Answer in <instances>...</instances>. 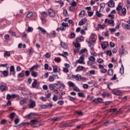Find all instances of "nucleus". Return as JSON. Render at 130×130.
Segmentation results:
<instances>
[{"label": "nucleus", "mask_w": 130, "mask_h": 130, "mask_svg": "<svg viewBox=\"0 0 130 130\" xmlns=\"http://www.w3.org/2000/svg\"><path fill=\"white\" fill-rule=\"evenodd\" d=\"M66 29H67V27L63 26V25H62V26L60 27V30H61V31H64V30H66Z\"/></svg>", "instance_id": "obj_60"}, {"label": "nucleus", "mask_w": 130, "mask_h": 130, "mask_svg": "<svg viewBox=\"0 0 130 130\" xmlns=\"http://www.w3.org/2000/svg\"><path fill=\"white\" fill-rule=\"evenodd\" d=\"M84 69H85V67H84L83 66H79L77 67V68L76 69L75 72H76L77 73L78 72H81V71H83V70H84Z\"/></svg>", "instance_id": "obj_14"}, {"label": "nucleus", "mask_w": 130, "mask_h": 130, "mask_svg": "<svg viewBox=\"0 0 130 130\" xmlns=\"http://www.w3.org/2000/svg\"><path fill=\"white\" fill-rule=\"evenodd\" d=\"M6 89H7V87H6V86L4 85H1L0 86V89L2 92H4V91H6Z\"/></svg>", "instance_id": "obj_20"}, {"label": "nucleus", "mask_w": 130, "mask_h": 130, "mask_svg": "<svg viewBox=\"0 0 130 130\" xmlns=\"http://www.w3.org/2000/svg\"><path fill=\"white\" fill-rule=\"evenodd\" d=\"M122 7L120 6H118L117 8H116V10L118 12H119V11H120L121 10H122Z\"/></svg>", "instance_id": "obj_57"}, {"label": "nucleus", "mask_w": 130, "mask_h": 130, "mask_svg": "<svg viewBox=\"0 0 130 130\" xmlns=\"http://www.w3.org/2000/svg\"><path fill=\"white\" fill-rule=\"evenodd\" d=\"M54 60L56 62H60V58L59 57L55 58Z\"/></svg>", "instance_id": "obj_49"}, {"label": "nucleus", "mask_w": 130, "mask_h": 130, "mask_svg": "<svg viewBox=\"0 0 130 130\" xmlns=\"http://www.w3.org/2000/svg\"><path fill=\"white\" fill-rule=\"evenodd\" d=\"M53 71L54 73H57L58 72V70H57V67L56 66H53Z\"/></svg>", "instance_id": "obj_32"}, {"label": "nucleus", "mask_w": 130, "mask_h": 130, "mask_svg": "<svg viewBox=\"0 0 130 130\" xmlns=\"http://www.w3.org/2000/svg\"><path fill=\"white\" fill-rule=\"evenodd\" d=\"M84 21H83V19H81V20L79 21L78 25H79V26H83V25H84Z\"/></svg>", "instance_id": "obj_45"}, {"label": "nucleus", "mask_w": 130, "mask_h": 130, "mask_svg": "<svg viewBox=\"0 0 130 130\" xmlns=\"http://www.w3.org/2000/svg\"><path fill=\"white\" fill-rule=\"evenodd\" d=\"M41 19L42 21L43 24H44V23H45L46 22V19H45V18H44L43 17H41Z\"/></svg>", "instance_id": "obj_55"}, {"label": "nucleus", "mask_w": 130, "mask_h": 130, "mask_svg": "<svg viewBox=\"0 0 130 130\" xmlns=\"http://www.w3.org/2000/svg\"><path fill=\"white\" fill-rule=\"evenodd\" d=\"M10 75H13L15 77L16 75V71H15V67L11 66L10 68Z\"/></svg>", "instance_id": "obj_7"}, {"label": "nucleus", "mask_w": 130, "mask_h": 130, "mask_svg": "<svg viewBox=\"0 0 130 130\" xmlns=\"http://www.w3.org/2000/svg\"><path fill=\"white\" fill-rule=\"evenodd\" d=\"M113 94L114 95H118V96H120V95H122V92L119 90H114L112 91Z\"/></svg>", "instance_id": "obj_12"}, {"label": "nucleus", "mask_w": 130, "mask_h": 130, "mask_svg": "<svg viewBox=\"0 0 130 130\" xmlns=\"http://www.w3.org/2000/svg\"><path fill=\"white\" fill-rule=\"evenodd\" d=\"M72 78L73 79H75L76 81H81L82 80V76L80 75L79 74H77L76 75H72Z\"/></svg>", "instance_id": "obj_9"}, {"label": "nucleus", "mask_w": 130, "mask_h": 130, "mask_svg": "<svg viewBox=\"0 0 130 130\" xmlns=\"http://www.w3.org/2000/svg\"><path fill=\"white\" fill-rule=\"evenodd\" d=\"M52 99L53 101H57V96L56 95H54Z\"/></svg>", "instance_id": "obj_61"}, {"label": "nucleus", "mask_w": 130, "mask_h": 130, "mask_svg": "<svg viewBox=\"0 0 130 130\" xmlns=\"http://www.w3.org/2000/svg\"><path fill=\"white\" fill-rule=\"evenodd\" d=\"M1 124H6L7 123V120L3 119L1 122Z\"/></svg>", "instance_id": "obj_52"}, {"label": "nucleus", "mask_w": 130, "mask_h": 130, "mask_svg": "<svg viewBox=\"0 0 130 130\" xmlns=\"http://www.w3.org/2000/svg\"><path fill=\"white\" fill-rule=\"evenodd\" d=\"M37 85V81L35 80V81L33 82L32 84V87L33 88H35V87H36Z\"/></svg>", "instance_id": "obj_37"}, {"label": "nucleus", "mask_w": 130, "mask_h": 130, "mask_svg": "<svg viewBox=\"0 0 130 130\" xmlns=\"http://www.w3.org/2000/svg\"><path fill=\"white\" fill-rule=\"evenodd\" d=\"M78 96L79 97H82V98H85V94L82 92H79Z\"/></svg>", "instance_id": "obj_42"}, {"label": "nucleus", "mask_w": 130, "mask_h": 130, "mask_svg": "<svg viewBox=\"0 0 130 130\" xmlns=\"http://www.w3.org/2000/svg\"><path fill=\"white\" fill-rule=\"evenodd\" d=\"M89 47L90 48V49L92 51H94V45L91 44V42H87Z\"/></svg>", "instance_id": "obj_17"}, {"label": "nucleus", "mask_w": 130, "mask_h": 130, "mask_svg": "<svg viewBox=\"0 0 130 130\" xmlns=\"http://www.w3.org/2000/svg\"><path fill=\"white\" fill-rule=\"evenodd\" d=\"M79 50H80V49H79V48H76L74 49V52L75 53H78V52H79Z\"/></svg>", "instance_id": "obj_63"}, {"label": "nucleus", "mask_w": 130, "mask_h": 130, "mask_svg": "<svg viewBox=\"0 0 130 130\" xmlns=\"http://www.w3.org/2000/svg\"><path fill=\"white\" fill-rule=\"evenodd\" d=\"M74 90L76 92H80V89H79V87L77 86H74Z\"/></svg>", "instance_id": "obj_53"}, {"label": "nucleus", "mask_w": 130, "mask_h": 130, "mask_svg": "<svg viewBox=\"0 0 130 130\" xmlns=\"http://www.w3.org/2000/svg\"><path fill=\"white\" fill-rule=\"evenodd\" d=\"M48 14L51 18H53L55 17V11H53L52 9H49L48 11Z\"/></svg>", "instance_id": "obj_4"}, {"label": "nucleus", "mask_w": 130, "mask_h": 130, "mask_svg": "<svg viewBox=\"0 0 130 130\" xmlns=\"http://www.w3.org/2000/svg\"><path fill=\"white\" fill-rule=\"evenodd\" d=\"M85 14L86 12H85V11L84 10H82L79 13V17H80L81 18H83V17H85Z\"/></svg>", "instance_id": "obj_16"}, {"label": "nucleus", "mask_w": 130, "mask_h": 130, "mask_svg": "<svg viewBox=\"0 0 130 130\" xmlns=\"http://www.w3.org/2000/svg\"><path fill=\"white\" fill-rule=\"evenodd\" d=\"M84 59H85V56H83V55H82L79 59L77 60V62L78 63H80L81 64H83V63H85V62H84Z\"/></svg>", "instance_id": "obj_8"}, {"label": "nucleus", "mask_w": 130, "mask_h": 130, "mask_svg": "<svg viewBox=\"0 0 130 130\" xmlns=\"http://www.w3.org/2000/svg\"><path fill=\"white\" fill-rule=\"evenodd\" d=\"M95 15L99 18H101V17H102V16H103V14H101L100 12H99V11H96Z\"/></svg>", "instance_id": "obj_28"}, {"label": "nucleus", "mask_w": 130, "mask_h": 130, "mask_svg": "<svg viewBox=\"0 0 130 130\" xmlns=\"http://www.w3.org/2000/svg\"><path fill=\"white\" fill-rule=\"evenodd\" d=\"M36 106V103H35V101H32L31 103L29 105L30 108H34Z\"/></svg>", "instance_id": "obj_18"}, {"label": "nucleus", "mask_w": 130, "mask_h": 130, "mask_svg": "<svg viewBox=\"0 0 130 130\" xmlns=\"http://www.w3.org/2000/svg\"><path fill=\"white\" fill-rule=\"evenodd\" d=\"M33 31V28L29 26L28 29H27V32H32Z\"/></svg>", "instance_id": "obj_48"}, {"label": "nucleus", "mask_w": 130, "mask_h": 130, "mask_svg": "<svg viewBox=\"0 0 130 130\" xmlns=\"http://www.w3.org/2000/svg\"><path fill=\"white\" fill-rule=\"evenodd\" d=\"M109 8H114V6H115V3H114V1L113 0H110L108 3L106 4Z\"/></svg>", "instance_id": "obj_3"}, {"label": "nucleus", "mask_w": 130, "mask_h": 130, "mask_svg": "<svg viewBox=\"0 0 130 130\" xmlns=\"http://www.w3.org/2000/svg\"><path fill=\"white\" fill-rule=\"evenodd\" d=\"M100 10L101 11H103V10L104 9V8H105V3H101L100 4Z\"/></svg>", "instance_id": "obj_24"}, {"label": "nucleus", "mask_w": 130, "mask_h": 130, "mask_svg": "<svg viewBox=\"0 0 130 130\" xmlns=\"http://www.w3.org/2000/svg\"><path fill=\"white\" fill-rule=\"evenodd\" d=\"M16 115V113H12L10 114V118L11 119H14V118L15 117V116Z\"/></svg>", "instance_id": "obj_40"}, {"label": "nucleus", "mask_w": 130, "mask_h": 130, "mask_svg": "<svg viewBox=\"0 0 130 130\" xmlns=\"http://www.w3.org/2000/svg\"><path fill=\"white\" fill-rule=\"evenodd\" d=\"M49 80L50 82H53V81H54V78H53L52 76H50L49 77Z\"/></svg>", "instance_id": "obj_47"}, {"label": "nucleus", "mask_w": 130, "mask_h": 130, "mask_svg": "<svg viewBox=\"0 0 130 130\" xmlns=\"http://www.w3.org/2000/svg\"><path fill=\"white\" fill-rule=\"evenodd\" d=\"M101 72L103 74H105L106 73H107V70L103 68V69L101 70Z\"/></svg>", "instance_id": "obj_46"}, {"label": "nucleus", "mask_w": 130, "mask_h": 130, "mask_svg": "<svg viewBox=\"0 0 130 130\" xmlns=\"http://www.w3.org/2000/svg\"><path fill=\"white\" fill-rule=\"evenodd\" d=\"M92 102H94L95 103H102L103 102V99L102 98H98L97 99H94Z\"/></svg>", "instance_id": "obj_11"}, {"label": "nucleus", "mask_w": 130, "mask_h": 130, "mask_svg": "<svg viewBox=\"0 0 130 130\" xmlns=\"http://www.w3.org/2000/svg\"><path fill=\"white\" fill-rule=\"evenodd\" d=\"M121 12L123 14V15H126V9L125 8H123L121 10Z\"/></svg>", "instance_id": "obj_39"}, {"label": "nucleus", "mask_w": 130, "mask_h": 130, "mask_svg": "<svg viewBox=\"0 0 130 130\" xmlns=\"http://www.w3.org/2000/svg\"><path fill=\"white\" fill-rule=\"evenodd\" d=\"M127 8H130V2L129 1V0H127Z\"/></svg>", "instance_id": "obj_64"}, {"label": "nucleus", "mask_w": 130, "mask_h": 130, "mask_svg": "<svg viewBox=\"0 0 130 130\" xmlns=\"http://www.w3.org/2000/svg\"><path fill=\"white\" fill-rule=\"evenodd\" d=\"M96 62H98V63H103L104 62V60L102 58H99L96 60Z\"/></svg>", "instance_id": "obj_27"}, {"label": "nucleus", "mask_w": 130, "mask_h": 130, "mask_svg": "<svg viewBox=\"0 0 130 130\" xmlns=\"http://www.w3.org/2000/svg\"><path fill=\"white\" fill-rule=\"evenodd\" d=\"M53 89H50V90L53 91V92H54V93H55V94H58V90L55 89V88H57L56 86L53 87Z\"/></svg>", "instance_id": "obj_26"}, {"label": "nucleus", "mask_w": 130, "mask_h": 130, "mask_svg": "<svg viewBox=\"0 0 130 130\" xmlns=\"http://www.w3.org/2000/svg\"><path fill=\"white\" fill-rule=\"evenodd\" d=\"M106 47H107V46H106V45L105 44H103L102 45V48L103 49H106Z\"/></svg>", "instance_id": "obj_62"}, {"label": "nucleus", "mask_w": 130, "mask_h": 130, "mask_svg": "<svg viewBox=\"0 0 130 130\" xmlns=\"http://www.w3.org/2000/svg\"><path fill=\"white\" fill-rule=\"evenodd\" d=\"M89 59L90 61H95V60H96V59L93 56H90Z\"/></svg>", "instance_id": "obj_41"}, {"label": "nucleus", "mask_w": 130, "mask_h": 130, "mask_svg": "<svg viewBox=\"0 0 130 130\" xmlns=\"http://www.w3.org/2000/svg\"><path fill=\"white\" fill-rule=\"evenodd\" d=\"M125 28L126 30H130V24H125Z\"/></svg>", "instance_id": "obj_56"}, {"label": "nucleus", "mask_w": 130, "mask_h": 130, "mask_svg": "<svg viewBox=\"0 0 130 130\" xmlns=\"http://www.w3.org/2000/svg\"><path fill=\"white\" fill-rule=\"evenodd\" d=\"M10 34L12 35V36H16V32L12 31H9Z\"/></svg>", "instance_id": "obj_59"}, {"label": "nucleus", "mask_w": 130, "mask_h": 130, "mask_svg": "<svg viewBox=\"0 0 130 130\" xmlns=\"http://www.w3.org/2000/svg\"><path fill=\"white\" fill-rule=\"evenodd\" d=\"M83 87L84 88V89H88V88H89V85H88L87 84H84L83 85Z\"/></svg>", "instance_id": "obj_50"}, {"label": "nucleus", "mask_w": 130, "mask_h": 130, "mask_svg": "<svg viewBox=\"0 0 130 130\" xmlns=\"http://www.w3.org/2000/svg\"><path fill=\"white\" fill-rule=\"evenodd\" d=\"M41 16H42V17H47L48 15H47V13L45 12H42L41 13Z\"/></svg>", "instance_id": "obj_33"}, {"label": "nucleus", "mask_w": 130, "mask_h": 130, "mask_svg": "<svg viewBox=\"0 0 130 130\" xmlns=\"http://www.w3.org/2000/svg\"><path fill=\"white\" fill-rule=\"evenodd\" d=\"M119 52L120 54H125L127 53V51L124 50L123 46H121V48L120 49Z\"/></svg>", "instance_id": "obj_13"}, {"label": "nucleus", "mask_w": 130, "mask_h": 130, "mask_svg": "<svg viewBox=\"0 0 130 130\" xmlns=\"http://www.w3.org/2000/svg\"><path fill=\"white\" fill-rule=\"evenodd\" d=\"M74 46H75V48H79L81 47V45H80V44H79L78 43H76L74 45Z\"/></svg>", "instance_id": "obj_44"}, {"label": "nucleus", "mask_w": 130, "mask_h": 130, "mask_svg": "<svg viewBox=\"0 0 130 130\" xmlns=\"http://www.w3.org/2000/svg\"><path fill=\"white\" fill-rule=\"evenodd\" d=\"M33 16V12H29L26 15V18H31Z\"/></svg>", "instance_id": "obj_30"}, {"label": "nucleus", "mask_w": 130, "mask_h": 130, "mask_svg": "<svg viewBox=\"0 0 130 130\" xmlns=\"http://www.w3.org/2000/svg\"><path fill=\"white\" fill-rule=\"evenodd\" d=\"M43 90L47 91V90H48V86H47L46 85H44L43 86Z\"/></svg>", "instance_id": "obj_58"}, {"label": "nucleus", "mask_w": 130, "mask_h": 130, "mask_svg": "<svg viewBox=\"0 0 130 130\" xmlns=\"http://www.w3.org/2000/svg\"><path fill=\"white\" fill-rule=\"evenodd\" d=\"M31 76L34 78H36V77H37V73L34 71H31Z\"/></svg>", "instance_id": "obj_34"}, {"label": "nucleus", "mask_w": 130, "mask_h": 130, "mask_svg": "<svg viewBox=\"0 0 130 130\" xmlns=\"http://www.w3.org/2000/svg\"><path fill=\"white\" fill-rule=\"evenodd\" d=\"M18 78H24L25 77V71H22L21 73L18 74Z\"/></svg>", "instance_id": "obj_15"}, {"label": "nucleus", "mask_w": 130, "mask_h": 130, "mask_svg": "<svg viewBox=\"0 0 130 130\" xmlns=\"http://www.w3.org/2000/svg\"><path fill=\"white\" fill-rule=\"evenodd\" d=\"M109 111L110 112H115V113H116V114H118V111L116 109H111L110 110H109Z\"/></svg>", "instance_id": "obj_21"}, {"label": "nucleus", "mask_w": 130, "mask_h": 130, "mask_svg": "<svg viewBox=\"0 0 130 130\" xmlns=\"http://www.w3.org/2000/svg\"><path fill=\"white\" fill-rule=\"evenodd\" d=\"M17 97V94H8L7 95V100H10V99H14L15 98H16Z\"/></svg>", "instance_id": "obj_10"}, {"label": "nucleus", "mask_w": 130, "mask_h": 130, "mask_svg": "<svg viewBox=\"0 0 130 130\" xmlns=\"http://www.w3.org/2000/svg\"><path fill=\"white\" fill-rule=\"evenodd\" d=\"M10 55H11V52L10 51H6L4 53V56H10Z\"/></svg>", "instance_id": "obj_38"}, {"label": "nucleus", "mask_w": 130, "mask_h": 130, "mask_svg": "<svg viewBox=\"0 0 130 130\" xmlns=\"http://www.w3.org/2000/svg\"><path fill=\"white\" fill-rule=\"evenodd\" d=\"M87 51H88V50L86 49H82L79 52V54L80 55H83V53H84V52H87Z\"/></svg>", "instance_id": "obj_22"}, {"label": "nucleus", "mask_w": 130, "mask_h": 130, "mask_svg": "<svg viewBox=\"0 0 130 130\" xmlns=\"http://www.w3.org/2000/svg\"><path fill=\"white\" fill-rule=\"evenodd\" d=\"M108 75L109 76H113V70L112 69L109 70L108 71Z\"/></svg>", "instance_id": "obj_35"}, {"label": "nucleus", "mask_w": 130, "mask_h": 130, "mask_svg": "<svg viewBox=\"0 0 130 130\" xmlns=\"http://www.w3.org/2000/svg\"><path fill=\"white\" fill-rule=\"evenodd\" d=\"M51 120L53 121H58V120H60V118L54 117L51 119Z\"/></svg>", "instance_id": "obj_36"}, {"label": "nucleus", "mask_w": 130, "mask_h": 130, "mask_svg": "<svg viewBox=\"0 0 130 130\" xmlns=\"http://www.w3.org/2000/svg\"><path fill=\"white\" fill-rule=\"evenodd\" d=\"M60 44H61V47L62 48H64V49H67V48H68V46L64 44V43H61Z\"/></svg>", "instance_id": "obj_29"}, {"label": "nucleus", "mask_w": 130, "mask_h": 130, "mask_svg": "<svg viewBox=\"0 0 130 130\" xmlns=\"http://www.w3.org/2000/svg\"><path fill=\"white\" fill-rule=\"evenodd\" d=\"M38 68H39V66L38 65H35L30 68V71H34V70L38 69Z\"/></svg>", "instance_id": "obj_25"}, {"label": "nucleus", "mask_w": 130, "mask_h": 130, "mask_svg": "<svg viewBox=\"0 0 130 130\" xmlns=\"http://www.w3.org/2000/svg\"><path fill=\"white\" fill-rule=\"evenodd\" d=\"M69 11L70 12H74L75 11V8L73 6H70L69 8Z\"/></svg>", "instance_id": "obj_54"}, {"label": "nucleus", "mask_w": 130, "mask_h": 130, "mask_svg": "<svg viewBox=\"0 0 130 130\" xmlns=\"http://www.w3.org/2000/svg\"><path fill=\"white\" fill-rule=\"evenodd\" d=\"M64 103V102L63 101H59L57 102V104L59 105H62Z\"/></svg>", "instance_id": "obj_51"}, {"label": "nucleus", "mask_w": 130, "mask_h": 130, "mask_svg": "<svg viewBox=\"0 0 130 130\" xmlns=\"http://www.w3.org/2000/svg\"><path fill=\"white\" fill-rule=\"evenodd\" d=\"M76 122H77V120H74L72 122L69 123L64 124L60 127V128H63V127H69V126H74V125L75 123H76Z\"/></svg>", "instance_id": "obj_2"}, {"label": "nucleus", "mask_w": 130, "mask_h": 130, "mask_svg": "<svg viewBox=\"0 0 130 130\" xmlns=\"http://www.w3.org/2000/svg\"><path fill=\"white\" fill-rule=\"evenodd\" d=\"M1 73H3L4 76L5 77H8V76H9V72L7 71H1Z\"/></svg>", "instance_id": "obj_23"}, {"label": "nucleus", "mask_w": 130, "mask_h": 130, "mask_svg": "<svg viewBox=\"0 0 130 130\" xmlns=\"http://www.w3.org/2000/svg\"><path fill=\"white\" fill-rule=\"evenodd\" d=\"M68 98H69V100L70 101H72V102H75V101L76 100V99L71 96H68Z\"/></svg>", "instance_id": "obj_31"}, {"label": "nucleus", "mask_w": 130, "mask_h": 130, "mask_svg": "<svg viewBox=\"0 0 130 130\" xmlns=\"http://www.w3.org/2000/svg\"><path fill=\"white\" fill-rule=\"evenodd\" d=\"M102 96H103V97H109V93L107 92H104L102 93Z\"/></svg>", "instance_id": "obj_43"}, {"label": "nucleus", "mask_w": 130, "mask_h": 130, "mask_svg": "<svg viewBox=\"0 0 130 130\" xmlns=\"http://www.w3.org/2000/svg\"><path fill=\"white\" fill-rule=\"evenodd\" d=\"M31 122H32L31 125H34L35 127L40 126L41 124L37 120H31Z\"/></svg>", "instance_id": "obj_5"}, {"label": "nucleus", "mask_w": 130, "mask_h": 130, "mask_svg": "<svg viewBox=\"0 0 130 130\" xmlns=\"http://www.w3.org/2000/svg\"><path fill=\"white\" fill-rule=\"evenodd\" d=\"M38 29H39V30L40 31H41L42 32L44 35L46 34V30H45V29H44V28H42V27L39 26V27H38Z\"/></svg>", "instance_id": "obj_19"}, {"label": "nucleus", "mask_w": 130, "mask_h": 130, "mask_svg": "<svg viewBox=\"0 0 130 130\" xmlns=\"http://www.w3.org/2000/svg\"><path fill=\"white\" fill-rule=\"evenodd\" d=\"M53 106L52 104H49V105H40V107L42 108V109H46L47 108H51Z\"/></svg>", "instance_id": "obj_6"}, {"label": "nucleus", "mask_w": 130, "mask_h": 130, "mask_svg": "<svg viewBox=\"0 0 130 130\" xmlns=\"http://www.w3.org/2000/svg\"><path fill=\"white\" fill-rule=\"evenodd\" d=\"M57 87V89H64L66 88V85L62 83H55L51 84L49 85V88L50 90H53V87Z\"/></svg>", "instance_id": "obj_1"}]
</instances>
